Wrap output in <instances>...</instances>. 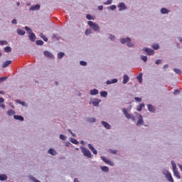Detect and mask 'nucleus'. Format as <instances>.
Wrapping results in <instances>:
<instances>
[{"label": "nucleus", "mask_w": 182, "mask_h": 182, "mask_svg": "<svg viewBox=\"0 0 182 182\" xmlns=\"http://www.w3.org/2000/svg\"><path fill=\"white\" fill-rule=\"evenodd\" d=\"M88 25L91 29L95 31V32H99L100 31V27L99 25L93 21H88Z\"/></svg>", "instance_id": "1"}, {"label": "nucleus", "mask_w": 182, "mask_h": 182, "mask_svg": "<svg viewBox=\"0 0 182 182\" xmlns=\"http://www.w3.org/2000/svg\"><path fill=\"white\" fill-rule=\"evenodd\" d=\"M80 150L82 154H84L85 157H88V159H91L92 153H90V151H89V149H87L86 147L80 146Z\"/></svg>", "instance_id": "2"}, {"label": "nucleus", "mask_w": 182, "mask_h": 182, "mask_svg": "<svg viewBox=\"0 0 182 182\" xmlns=\"http://www.w3.org/2000/svg\"><path fill=\"white\" fill-rule=\"evenodd\" d=\"M117 8L118 11L122 12V11H126V9H127V6H126V4L124 2H121L118 4Z\"/></svg>", "instance_id": "3"}, {"label": "nucleus", "mask_w": 182, "mask_h": 182, "mask_svg": "<svg viewBox=\"0 0 182 182\" xmlns=\"http://www.w3.org/2000/svg\"><path fill=\"white\" fill-rule=\"evenodd\" d=\"M142 50L144 52H146V53H147V55H149V56H153V55H154V50H153L151 48H144L142 49Z\"/></svg>", "instance_id": "4"}, {"label": "nucleus", "mask_w": 182, "mask_h": 182, "mask_svg": "<svg viewBox=\"0 0 182 182\" xmlns=\"http://www.w3.org/2000/svg\"><path fill=\"white\" fill-rule=\"evenodd\" d=\"M122 113L124 114L125 117H127V119H132V116H133V114H129L128 112H127V109L126 108H124L122 109Z\"/></svg>", "instance_id": "5"}, {"label": "nucleus", "mask_w": 182, "mask_h": 182, "mask_svg": "<svg viewBox=\"0 0 182 182\" xmlns=\"http://www.w3.org/2000/svg\"><path fill=\"white\" fill-rule=\"evenodd\" d=\"M44 56L46 58H48V59H54L55 56L53 55V54H52V53L49 52V51H44Z\"/></svg>", "instance_id": "6"}, {"label": "nucleus", "mask_w": 182, "mask_h": 182, "mask_svg": "<svg viewBox=\"0 0 182 182\" xmlns=\"http://www.w3.org/2000/svg\"><path fill=\"white\" fill-rule=\"evenodd\" d=\"M144 126V121L143 120V116L139 115V120L136 122V126Z\"/></svg>", "instance_id": "7"}, {"label": "nucleus", "mask_w": 182, "mask_h": 182, "mask_svg": "<svg viewBox=\"0 0 182 182\" xmlns=\"http://www.w3.org/2000/svg\"><path fill=\"white\" fill-rule=\"evenodd\" d=\"M120 42L122 45H124V43L127 44L129 42H132V38H130V37H127L126 38H121Z\"/></svg>", "instance_id": "8"}, {"label": "nucleus", "mask_w": 182, "mask_h": 182, "mask_svg": "<svg viewBox=\"0 0 182 182\" xmlns=\"http://www.w3.org/2000/svg\"><path fill=\"white\" fill-rule=\"evenodd\" d=\"M40 9H41V5L39 4L31 6L29 9L30 11H39Z\"/></svg>", "instance_id": "9"}, {"label": "nucleus", "mask_w": 182, "mask_h": 182, "mask_svg": "<svg viewBox=\"0 0 182 182\" xmlns=\"http://www.w3.org/2000/svg\"><path fill=\"white\" fill-rule=\"evenodd\" d=\"M101 124L105 128L107 129V130H110V129H112V126H110L109 124L107 123V122L102 121Z\"/></svg>", "instance_id": "10"}, {"label": "nucleus", "mask_w": 182, "mask_h": 182, "mask_svg": "<svg viewBox=\"0 0 182 182\" xmlns=\"http://www.w3.org/2000/svg\"><path fill=\"white\" fill-rule=\"evenodd\" d=\"M28 38L31 42H35V41H36V36L32 32L29 33Z\"/></svg>", "instance_id": "11"}, {"label": "nucleus", "mask_w": 182, "mask_h": 182, "mask_svg": "<svg viewBox=\"0 0 182 182\" xmlns=\"http://www.w3.org/2000/svg\"><path fill=\"white\" fill-rule=\"evenodd\" d=\"M101 159L107 164H109V166H113V162H112V161L108 160L107 159H106V157L102 156Z\"/></svg>", "instance_id": "12"}, {"label": "nucleus", "mask_w": 182, "mask_h": 182, "mask_svg": "<svg viewBox=\"0 0 182 182\" xmlns=\"http://www.w3.org/2000/svg\"><path fill=\"white\" fill-rule=\"evenodd\" d=\"M88 148L90 149V150H91L93 154H97V150H96V149H95V147L92 146V144H88Z\"/></svg>", "instance_id": "13"}, {"label": "nucleus", "mask_w": 182, "mask_h": 182, "mask_svg": "<svg viewBox=\"0 0 182 182\" xmlns=\"http://www.w3.org/2000/svg\"><path fill=\"white\" fill-rule=\"evenodd\" d=\"M48 154H51V156H56L58 154V151H56V150H55V149H52L50 148L48 151Z\"/></svg>", "instance_id": "14"}, {"label": "nucleus", "mask_w": 182, "mask_h": 182, "mask_svg": "<svg viewBox=\"0 0 182 182\" xmlns=\"http://www.w3.org/2000/svg\"><path fill=\"white\" fill-rule=\"evenodd\" d=\"M166 178H167L168 181L174 182V179H173V176H171V173H168L165 176Z\"/></svg>", "instance_id": "15"}, {"label": "nucleus", "mask_w": 182, "mask_h": 182, "mask_svg": "<svg viewBox=\"0 0 182 182\" xmlns=\"http://www.w3.org/2000/svg\"><path fill=\"white\" fill-rule=\"evenodd\" d=\"M147 107H148L149 112H150L151 113H154V112H156V108H154L153 105L148 104Z\"/></svg>", "instance_id": "16"}, {"label": "nucleus", "mask_w": 182, "mask_h": 182, "mask_svg": "<svg viewBox=\"0 0 182 182\" xmlns=\"http://www.w3.org/2000/svg\"><path fill=\"white\" fill-rule=\"evenodd\" d=\"M90 94L91 95V96H96V95H99V90L95 88L90 91Z\"/></svg>", "instance_id": "17"}, {"label": "nucleus", "mask_w": 182, "mask_h": 182, "mask_svg": "<svg viewBox=\"0 0 182 182\" xmlns=\"http://www.w3.org/2000/svg\"><path fill=\"white\" fill-rule=\"evenodd\" d=\"M100 102H102V100H100L99 98H95L92 103L93 106L97 107L99 106V103H100Z\"/></svg>", "instance_id": "18"}, {"label": "nucleus", "mask_w": 182, "mask_h": 182, "mask_svg": "<svg viewBox=\"0 0 182 182\" xmlns=\"http://www.w3.org/2000/svg\"><path fill=\"white\" fill-rule=\"evenodd\" d=\"M129 80H130V78L129 77V75L125 74L123 77L124 85H126V83H128Z\"/></svg>", "instance_id": "19"}, {"label": "nucleus", "mask_w": 182, "mask_h": 182, "mask_svg": "<svg viewBox=\"0 0 182 182\" xmlns=\"http://www.w3.org/2000/svg\"><path fill=\"white\" fill-rule=\"evenodd\" d=\"M14 119H15V120H19V122H23L24 120L23 117L21 115H14Z\"/></svg>", "instance_id": "20"}, {"label": "nucleus", "mask_w": 182, "mask_h": 182, "mask_svg": "<svg viewBox=\"0 0 182 182\" xmlns=\"http://www.w3.org/2000/svg\"><path fill=\"white\" fill-rule=\"evenodd\" d=\"M106 83L107 85H112L114 83H117V79L114 78L112 80H107Z\"/></svg>", "instance_id": "21"}, {"label": "nucleus", "mask_w": 182, "mask_h": 182, "mask_svg": "<svg viewBox=\"0 0 182 182\" xmlns=\"http://www.w3.org/2000/svg\"><path fill=\"white\" fill-rule=\"evenodd\" d=\"M136 79L139 82V83H141L143 82V73H140L136 77Z\"/></svg>", "instance_id": "22"}, {"label": "nucleus", "mask_w": 182, "mask_h": 182, "mask_svg": "<svg viewBox=\"0 0 182 182\" xmlns=\"http://www.w3.org/2000/svg\"><path fill=\"white\" fill-rule=\"evenodd\" d=\"M161 14H162L163 15H166V14H170V10L166 8H162L161 9Z\"/></svg>", "instance_id": "23"}, {"label": "nucleus", "mask_w": 182, "mask_h": 182, "mask_svg": "<svg viewBox=\"0 0 182 182\" xmlns=\"http://www.w3.org/2000/svg\"><path fill=\"white\" fill-rule=\"evenodd\" d=\"M17 33L20 36H23V35H25L26 32H25V31H23V30L21 29V28H18L17 29Z\"/></svg>", "instance_id": "24"}, {"label": "nucleus", "mask_w": 182, "mask_h": 182, "mask_svg": "<svg viewBox=\"0 0 182 182\" xmlns=\"http://www.w3.org/2000/svg\"><path fill=\"white\" fill-rule=\"evenodd\" d=\"M8 180V176L6 174H0V181Z\"/></svg>", "instance_id": "25"}, {"label": "nucleus", "mask_w": 182, "mask_h": 182, "mask_svg": "<svg viewBox=\"0 0 182 182\" xmlns=\"http://www.w3.org/2000/svg\"><path fill=\"white\" fill-rule=\"evenodd\" d=\"M12 63V60H6L4 62L2 65V68H7V66H9Z\"/></svg>", "instance_id": "26"}, {"label": "nucleus", "mask_w": 182, "mask_h": 182, "mask_svg": "<svg viewBox=\"0 0 182 182\" xmlns=\"http://www.w3.org/2000/svg\"><path fill=\"white\" fill-rule=\"evenodd\" d=\"M144 106H145L144 103H141L139 105H138L136 107L137 112H141V110H142L143 107H144Z\"/></svg>", "instance_id": "27"}, {"label": "nucleus", "mask_w": 182, "mask_h": 182, "mask_svg": "<svg viewBox=\"0 0 182 182\" xmlns=\"http://www.w3.org/2000/svg\"><path fill=\"white\" fill-rule=\"evenodd\" d=\"M4 52H6V53H10V52H12V48H11V46L5 47Z\"/></svg>", "instance_id": "28"}, {"label": "nucleus", "mask_w": 182, "mask_h": 182, "mask_svg": "<svg viewBox=\"0 0 182 182\" xmlns=\"http://www.w3.org/2000/svg\"><path fill=\"white\" fill-rule=\"evenodd\" d=\"M87 122H88L89 123H95L96 122V118H95V117H88L87 119Z\"/></svg>", "instance_id": "29"}, {"label": "nucleus", "mask_w": 182, "mask_h": 182, "mask_svg": "<svg viewBox=\"0 0 182 182\" xmlns=\"http://www.w3.org/2000/svg\"><path fill=\"white\" fill-rule=\"evenodd\" d=\"M4 102H5V100H4L2 97H0V107L2 109H5V104H2Z\"/></svg>", "instance_id": "30"}, {"label": "nucleus", "mask_w": 182, "mask_h": 182, "mask_svg": "<svg viewBox=\"0 0 182 182\" xmlns=\"http://www.w3.org/2000/svg\"><path fill=\"white\" fill-rule=\"evenodd\" d=\"M173 175L175 176V177H176L177 178H180V173H178V171L177 169H175L173 171Z\"/></svg>", "instance_id": "31"}, {"label": "nucleus", "mask_w": 182, "mask_h": 182, "mask_svg": "<svg viewBox=\"0 0 182 182\" xmlns=\"http://www.w3.org/2000/svg\"><path fill=\"white\" fill-rule=\"evenodd\" d=\"M63 56H65V53H63V52H60L57 54L58 59H62V58H63Z\"/></svg>", "instance_id": "32"}, {"label": "nucleus", "mask_w": 182, "mask_h": 182, "mask_svg": "<svg viewBox=\"0 0 182 182\" xmlns=\"http://www.w3.org/2000/svg\"><path fill=\"white\" fill-rule=\"evenodd\" d=\"M70 141H71V143H73V144H79V141H77V139L75 138H70Z\"/></svg>", "instance_id": "33"}, {"label": "nucleus", "mask_w": 182, "mask_h": 182, "mask_svg": "<svg viewBox=\"0 0 182 182\" xmlns=\"http://www.w3.org/2000/svg\"><path fill=\"white\" fill-rule=\"evenodd\" d=\"M101 97H107V91H102L100 92Z\"/></svg>", "instance_id": "34"}, {"label": "nucleus", "mask_w": 182, "mask_h": 182, "mask_svg": "<svg viewBox=\"0 0 182 182\" xmlns=\"http://www.w3.org/2000/svg\"><path fill=\"white\" fill-rule=\"evenodd\" d=\"M40 36L42 38L44 42H48V38L43 33H40Z\"/></svg>", "instance_id": "35"}, {"label": "nucleus", "mask_w": 182, "mask_h": 182, "mask_svg": "<svg viewBox=\"0 0 182 182\" xmlns=\"http://www.w3.org/2000/svg\"><path fill=\"white\" fill-rule=\"evenodd\" d=\"M151 47L153 48V49H154L155 50H159V49H160V46L159 44H153L151 46Z\"/></svg>", "instance_id": "36"}, {"label": "nucleus", "mask_w": 182, "mask_h": 182, "mask_svg": "<svg viewBox=\"0 0 182 182\" xmlns=\"http://www.w3.org/2000/svg\"><path fill=\"white\" fill-rule=\"evenodd\" d=\"M171 164L172 165L173 171L177 170V165L176 164V162H174V161H171Z\"/></svg>", "instance_id": "37"}, {"label": "nucleus", "mask_w": 182, "mask_h": 182, "mask_svg": "<svg viewBox=\"0 0 182 182\" xmlns=\"http://www.w3.org/2000/svg\"><path fill=\"white\" fill-rule=\"evenodd\" d=\"M8 116H14L15 114V112L14 109H10L7 112Z\"/></svg>", "instance_id": "38"}, {"label": "nucleus", "mask_w": 182, "mask_h": 182, "mask_svg": "<svg viewBox=\"0 0 182 182\" xmlns=\"http://www.w3.org/2000/svg\"><path fill=\"white\" fill-rule=\"evenodd\" d=\"M91 33H92V29L87 28L85 30V35H86V36H88V35H90Z\"/></svg>", "instance_id": "39"}, {"label": "nucleus", "mask_w": 182, "mask_h": 182, "mask_svg": "<svg viewBox=\"0 0 182 182\" xmlns=\"http://www.w3.org/2000/svg\"><path fill=\"white\" fill-rule=\"evenodd\" d=\"M16 103L21 105V106H26V103L25 102L21 101L20 100H16Z\"/></svg>", "instance_id": "40"}, {"label": "nucleus", "mask_w": 182, "mask_h": 182, "mask_svg": "<svg viewBox=\"0 0 182 182\" xmlns=\"http://www.w3.org/2000/svg\"><path fill=\"white\" fill-rule=\"evenodd\" d=\"M101 170L102 171H105V173H107V171H109V167H107V166H102L101 167Z\"/></svg>", "instance_id": "41"}, {"label": "nucleus", "mask_w": 182, "mask_h": 182, "mask_svg": "<svg viewBox=\"0 0 182 182\" xmlns=\"http://www.w3.org/2000/svg\"><path fill=\"white\" fill-rule=\"evenodd\" d=\"M36 43V45L42 46V45H43V41H42V40H37Z\"/></svg>", "instance_id": "42"}, {"label": "nucleus", "mask_w": 182, "mask_h": 182, "mask_svg": "<svg viewBox=\"0 0 182 182\" xmlns=\"http://www.w3.org/2000/svg\"><path fill=\"white\" fill-rule=\"evenodd\" d=\"M107 9H109L111 11H114L116 9V5H112L107 7Z\"/></svg>", "instance_id": "43"}, {"label": "nucleus", "mask_w": 182, "mask_h": 182, "mask_svg": "<svg viewBox=\"0 0 182 182\" xmlns=\"http://www.w3.org/2000/svg\"><path fill=\"white\" fill-rule=\"evenodd\" d=\"M175 73H176L177 75H180V73H181V70L178 69V68H174L173 69Z\"/></svg>", "instance_id": "44"}, {"label": "nucleus", "mask_w": 182, "mask_h": 182, "mask_svg": "<svg viewBox=\"0 0 182 182\" xmlns=\"http://www.w3.org/2000/svg\"><path fill=\"white\" fill-rule=\"evenodd\" d=\"M113 0H107V1L104 2V5H112Z\"/></svg>", "instance_id": "45"}, {"label": "nucleus", "mask_w": 182, "mask_h": 182, "mask_svg": "<svg viewBox=\"0 0 182 182\" xmlns=\"http://www.w3.org/2000/svg\"><path fill=\"white\" fill-rule=\"evenodd\" d=\"M127 46L128 48H133L134 46V44L132 43V41H129L128 43H127Z\"/></svg>", "instance_id": "46"}, {"label": "nucleus", "mask_w": 182, "mask_h": 182, "mask_svg": "<svg viewBox=\"0 0 182 182\" xmlns=\"http://www.w3.org/2000/svg\"><path fill=\"white\" fill-rule=\"evenodd\" d=\"M141 59L143 62H147V56L146 55H141Z\"/></svg>", "instance_id": "47"}, {"label": "nucleus", "mask_w": 182, "mask_h": 182, "mask_svg": "<svg viewBox=\"0 0 182 182\" xmlns=\"http://www.w3.org/2000/svg\"><path fill=\"white\" fill-rule=\"evenodd\" d=\"M0 45L4 46V45H8V41H0Z\"/></svg>", "instance_id": "48"}, {"label": "nucleus", "mask_w": 182, "mask_h": 182, "mask_svg": "<svg viewBox=\"0 0 182 182\" xmlns=\"http://www.w3.org/2000/svg\"><path fill=\"white\" fill-rule=\"evenodd\" d=\"M24 28L28 32V33H32V29H31L29 27L26 26Z\"/></svg>", "instance_id": "49"}, {"label": "nucleus", "mask_w": 182, "mask_h": 182, "mask_svg": "<svg viewBox=\"0 0 182 182\" xmlns=\"http://www.w3.org/2000/svg\"><path fill=\"white\" fill-rule=\"evenodd\" d=\"M80 65L81 66H86L87 65V63L86 61H80Z\"/></svg>", "instance_id": "50"}, {"label": "nucleus", "mask_w": 182, "mask_h": 182, "mask_svg": "<svg viewBox=\"0 0 182 182\" xmlns=\"http://www.w3.org/2000/svg\"><path fill=\"white\" fill-rule=\"evenodd\" d=\"M7 79H8V77H0V83H2V82H5V80Z\"/></svg>", "instance_id": "51"}, {"label": "nucleus", "mask_w": 182, "mask_h": 182, "mask_svg": "<svg viewBox=\"0 0 182 182\" xmlns=\"http://www.w3.org/2000/svg\"><path fill=\"white\" fill-rule=\"evenodd\" d=\"M86 18L89 21H92V19H93V16H92V15H90V14H87Z\"/></svg>", "instance_id": "52"}, {"label": "nucleus", "mask_w": 182, "mask_h": 182, "mask_svg": "<svg viewBox=\"0 0 182 182\" xmlns=\"http://www.w3.org/2000/svg\"><path fill=\"white\" fill-rule=\"evenodd\" d=\"M60 140H63V141H65V140H66V136H65V135H63V134H60Z\"/></svg>", "instance_id": "53"}, {"label": "nucleus", "mask_w": 182, "mask_h": 182, "mask_svg": "<svg viewBox=\"0 0 182 182\" xmlns=\"http://www.w3.org/2000/svg\"><path fill=\"white\" fill-rule=\"evenodd\" d=\"M11 23H13V25H16L18 23V21H16V19L14 18L11 21Z\"/></svg>", "instance_id": "54"}, {"label": "nucleus", "mask_w": 182, "mask_h": 182, "mask_svg": "<svg viewBox=\"0 0 182 182\" xmlns=\"http://www.w3.org/2000/svg\"><path fill=\"white\" fill-rule=\"evenodd\" d=\"M134 100H136V102H141V98L139 97H135Z\"/></svg>", "instance_id": "55"}, {"label": "nucleus", "mask_w": 182, "mask_h": 182, "mask_svg": "<svg viewBox=\"0 0 182 182\" xmlns=\"http://www.w3.org/2000/svg\"><path fill=\"white\" fill-rule=\"evenodd\" d=\"M109 39L111 41H114V39H116V36H114V35H110Z\"/></svg>", "instance_id": "56"}, {"label": "nucleus", "mask_w": 182, "mask_h": 182, "mask_svg": "<svg viewBox=\"0 0 182 182\" xmlns=\"http://www.w3.org/2000/svg\"><path fill=\"white\" fill-rule=\"evenodd\" d=\"M162 173L166 176V174H167L168 173H170V172H168V171H167V169H164Z\"/></svg>", "instance_id": "57"}, {"label": "nucleus", "mask_w": 182, "mask_h": 182, "mask_svg": "<svg viewBox=\"0 0 182 182\" xmlns=\"http://www.w3.org/2000/svg\"><path fill=\"white\" fill-rule=\"evenodd\" d=\"M161 62H163V60H156L155 63H156V65H160V63H161Z\"/></svg>", "instance_id": "58"}, {"label": "nucleus", "mask_w": 182, "mask_h": 182, "mask_svg": "<svg viewBox=\"0 0 182 182\" xmlns=\"http://www.w3.org/2000/svg\"><path fill=\"white\" fill-rule=\"evenodd\" d=\"M178 93H180V90H175V91L173 92V95H178Z\"/></svg>", "instance_id": "59"}, {"label": "nucleus", "mask_w": 182, "mask_h": 182, "mask_svg": "<svg viewBox=\"0 0 182 182\" xmlns=\"http://www.w3.org/2000/svg\"><path fill=\"white\" fill-rule=\"evenodd\" d=\"M97 9H98V11H103V6H102V5L99 6L97 7Z\"/></svg>", "instance_id": "60"}, {"label": "nucleus", "mask_w": 182, "mask_h": 182, "mask_svg": "<svg viewBox=\"0 0 182 182\" xmlns=\"http://www.w3.org/2000/svg\"><path fill=\"white\" fill-rule=\"evenodd\" d=\"M168 68V64H166L164 65L163 69L164 70H166V69H167Z\"/></svg>", "instance_id": "61"}, {"label": "nucleus", "mask_w": 182, "mask_h": 182, "mask_svg": "<svg viewBox=\"0 0 182 182\" xmlns=\"http://www.w3.org/2000/svg\"><path fill=\"white\" fill-rule=\"evenodd\" d=\"M131 119L132 120V122H136V117H134V115H132Z\"/></svg>", "instance_id": "62"}, {"label": "nucleus", "mask_w": 182, "mask_h": 182, "mask_svg": "<svg viewBox=\"0 0 182 182\" xmlns=\"http://www.w3.org/2000/svg\"><path fill=\"white\" fill-rule=\"evenodd\" d=\"M112 154H116L117 153V151H116V150H112Z\"/></svg>", "instance_id": "63"}, {"label": "nucleus", "mask_w": 182, "mask_h": 182, "mask_svg": "<svg viewBox=\"0 0 182 182\" xmlns=\"http://www.w3.org/2000/svg\"><path fill=\"white\" fill-rule=\"evenodd\" d=\"M74 182H80V181H79V180H77V178H75Z\"/></svg>", "instance_id": "64"}]
</instances>
